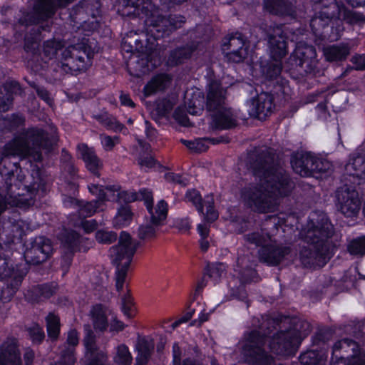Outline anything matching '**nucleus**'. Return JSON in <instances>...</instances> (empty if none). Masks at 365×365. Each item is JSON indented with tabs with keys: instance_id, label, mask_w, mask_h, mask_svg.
Here are the masks:
<instances>
[{
	"instance_id": "nucleus-1",
	"label": "nucleus",
	"mask_w": 365,
	"mask_h": 365,
	"mask_svg": "<svg viewBox=\"0 0 365 365\" xmlns=\"http://www.w3.org/2000/svg\"><path fill=\"white\" fill-rule=\"evenodd\" d=\"M271 158L257 160L253 165L254 175L259 178L257 186L246 187L242 197L251 208L259 212H272L277 210L278 197L288 195L292 183L282 168L272 166Z\"/></svg>"
},
{
	"instance_id": "nucleus-2",
	"label": "nucleus",
	"mask_w": 365,
	"mask_h": 365,
	"mask_svg": "<svg viewBox=\"0 0 365 365\" xmlns=\"http://www.w3.org/2000/svg\"><path fill=\"white\" fill-rule=\"evenodd\" d=\"M121 14L145 18V24L150 27L149 32L156 38L163 37L167 32L180 27L185 21L182 16H170L166 18L159 15L158 11L150 0H135L122 9Z\"/></svg>"
},
{
	"instance_id": "nucleus-3",
	"label": "nucleus",
	"mask_w": 365,
	"mask_h": 365,
	"mask_svg": "<svg viewBox=\"0 0 365 365\" xmlns=\"http://www.w3.org/2000/svg\"><path fill=\"white\" fill-rule=\"evenodd\" d=\"M226 91L217 82L210 84L207 108L212 112V125L217 129H229L236 125V117L225 106Z\"/></svg>"
},
{
	"instance_id": "nucleus-4",
	"label": "nucleus",
	"mask_w": 365,
	"mask_h": 365,
	"mask_svg": "<svg viewBox=\"0 0 365 365\" xmlns=\"http://www.w3.org/2000/svg\"><path fill=\"white\" fill-rule=\"evenodd\" d=\"M135 252V246L131 241L129 234L125 232H121L118 244L110 249L113 262L116 265L115 280L118 292L123 291L126 282L128 269Z\"/></svg>"
},
{
	"instance_id": "nucleus-5",
	"label": "nucleus",
	"mask_w": 365,
	"mask_h": 365,
	"mask_svg": "<svg viewBox=\"0 0 365 365\" xmlns=\"http://www.w3.org/2000/svg\"><path fill=\"white\" fill-rule=\"evenodd\" d=\"M36 192L34 185L27 186L20 182L18 185H9L6 194L0 195V214L6 208L7 205L20 207L31 205Z\"/></svg>"
},
{
	"instance_id": "nucleus-6",
	"label": "nucleus",
	"mask_w": 365,
	"mask_h": 365,
	"mask_svg": "<svg viewBox=\"0 0 365 365\" xmlns=\"http://www.w3.org/2000/svg\"><path fill=\"white\" fill-rule=\"evenodd\" d=\"M268 42L271 56L275 63L267 68L266 75L272 78L280 73L282 65L279 61L287 53V43L281 27L274 28L272 32L269 34Z\"/></svg>"
},
{
	"instance_id": "nucleus-7",
	"label": "nucleus",
	"mask_w": 365,
	"mask_h": 365,
	"mask_svg": "<svg viewBox=\"0 0 365 365\" xmlns=\"http://www.w3.org/2000/svg\"><path fill=\"white\" fill-rule=\"evenodd\" d=\"M265 339L257 331H252L243 347V354L248 363L255 365H269L272 357L267 355L262 349Z\"/></svg>"
},
{
	"instance_id": "nucleus-8",
	"label": "nucleus",
	"mask_w": 365,
	"mask_h": 365,
	"mask_svg": "<svg viewBox=\"0 0 365 365\" xmlns=\"http://www.w3.org/2000/svg\"><path fill=\"white\" fill-rule=\"evenodd\" d=\"M185 200L191 202L207 222H212L218 217V213L214 208V197L207 195L202 200L200 192L196 190H188Z\"/></svg>"
},
{
	"instance_id": "nucleus-9",
	"label": "nucleus",
	"mask_w": 365,
	"mask_h": 365,
	"mask_svg": "<svg viewBox=\"0 0 365 365\" xmlns=\"http://www.w3.org/2000/svg\"><path fill=\"white\" fill-rule=\"evenodd\" d=\"M302 336L295 330L277 334L272 339L269 349L279 355H289L300 344Z\"/></svg>"
},
{
	"instance_id": "nucleus-10",
	"label": "nucleus",
	"mask_w": 365,
	"mask_h": 365,
	"mask_svg": "<svg viewBox=\"0 0 365 365\" xmlns=\"http://www.w3.org/2000/svg\"><path fill=\"white\" fill-rule=\"evenodd\" d=\"M100 14V2L98 0H85L82 6L78 7L76 19L81 26L88 31L96 29L98 26L97 17Z\"/></svg>"
},
{
	"instance_id": "nucleus-11",
	"label": "nucleus",
	"mask_w": 365,
	"mask_h": 365,
	"mask_svg": "<svg viewBox=\"0 0 365 365\" xmlns=\"http://www.w3.org/2000/svg\"><path fill=\"white\" fill-rule=\"evenodd\" d=\"M296 66L301 67L304 72L311 73L317 65V52L314 46L304 42H299L290 56Z\"/></svg>"
},
{
	"instance_id": "nucleus-12",
	"label": "nucleus",
	"mask_w": 365,
	"mask_h": 365,
	"mask_svg": "<svg viewBox=\"0 0 365 365\" xmlns=\"http://www.w3.org/2000/svg\"><path fill=\"white\" fill-rule=\"evenodd\" d=\"M52 252L50 240L43 237H36L24 252L26 261L31 264H39L47 259Z\"/></svg>"
},
{
	"instance_id": "nucleus-13",
	"label": "nucleus",
	"mask_w": 365,
	"mask_h": 365,
	"mask_svg": "<svg viewBox=\"0 0 365 365\" xmlns=\"http://www.w3.org/2000/svg\"><path fill=\"white\" fill-rule=\"evenodd\" d=\"M248 106L251 116L259 120H264L274 108L273 97L267 93H261L250 100Z\"/></svg>"
},
{
	"instance_id": "nucleus-14",
	"label": "nucleus",
	"mask_w": 365,
	"mask_h": 365,
	"mask_svg": "<svg viewBox=\"0 0 365 365\" xmlns=\"http://www.w3.org/2000/svg\"><path fill=\"white\" fill-rule=\"evenodd\" d=\"M337 200L341 212L346 217L354 216L359 211L360 200L355 190L341 188L337 191Z\"/></svg>"
},
{
	"instance_id": "nucleus-15",
	"label": "nucleus",
	"mask_w": 365,
	"mask_h": 365,
	"mask_svg": "<svg viewBox=\"0 0 365 365\" xmlns=\"http://www.w3.org/2000/svg\"><path fill=\"white\" fill-rule=\"evenodd\" d=\"M66 60V66L71 70L83 71L91 64V54L86 50L80 51L76 46H71L63 53Z\"/></svg>"
},
{
	"instance_id": "nucleus-16",
	"label": "nucleus",
	"mask_w": 365,
	"mask_h": 365,
	"mask_svg": "<svg viewBox=\"0 0 365 365\" xmlns=\"http://www.w3.org/2000/svg\"><path fill=\"white\" fill-rule=\"evenodd\" d=\"M225 53V58L227 61L233 63H240L247 56V47L245 45V41L242 36H231L228 41H225L222 48Z\"/></svg>"
},
{
	"instance_id": "nucleus-17",
	"label": "nucleus",
	"mask_w": 365,
	"mask_h": 365,
	"mask_svg": "<svg viewBox=\"0 0 365 365\" xmlns=\"http://www.w3.org/2000/svg\"><path fill=\"white\" fill-rule=\"evenodd\" d=\"M141 195L144 197L145 205L150 214L151 222L160 225L167 217L168 204L163 200H161L155 207H153L152 192L150 191H143Z\"/></svg>"
},
{
	"instance_id": "nucleus-18",
	"label": "nucleus",
	"mask_w": 365,
	"mask_h": 365,
	"mask_svg": "<svg viewBox=\"0 0 365 365\" xmlns=\"http://www.w3.org/2000/svg\"><path fill=\"white\" fill-rule=\"evenodd\" d=\"M333 233V227L327 218L323 215L321 217V224L319 226L314 227L309 225L307 232L306 240L312 244H318L323 242L324 240L331 237Z\"/></svg>"
},
{
	"instance_id": "nucleus-19",
	"label": "nucleus",
	"mask_w": 365,
	"mask_h": 365,
	"mask_svg": "<svg viewBox=\"0 0 365 365\" xmlns=\"http://www.w3.org/2000/svg\"><path fill=\"white\" fill-rule=\"evenodd\" d=\"M20 353L16 339L9 338L0 347V365H21Z\"/></svg>"
},
{
	"instance_id": "nucleus-20",
	"label": "nucleus",
	"mask_w": 365,
	"mask_h": 365,
	"mask_svg": "<svg viewBox=\"0 0 365 365\" xmlns=\"http://www.w3.org/2000/svg\"><path fill=\"white\" fill-rule=\"evenodd\" d=\"M299 257L302 264L307 267H322L327 262L325 254L322 250H317L315 245L302 249Z\"/></svg>"
},
{
	"instance_id": "nucleus-21",
	"label": "nucleus",
	"mask_w": 365,
	"mask_h": 365,
	"mask_svg": "<svg viewBox=\"0 0 365 365\" xmlns=\"http://www.w3.org/2000/svg\"><path fill=\"white\" fill-rule=\"evenodd\" d=\"M26 274L25 267L22 265L17 266L16 269L5 271L1 274V278L6 279L7 287L3 291V294L7 292L9 297H12L20 287L24 277Z\"/></svg>"
},
{
	"instance_id": "nucleus-22",
	"label": "nucleus",
	"mask_w": 365,
	"mask_h": 365,
	"mask_svg": "<svg viewBox=\"0 0 365 365\" xmlns=\"http://www.w3.org/2000/svg\"><path fill=\"white\" fill-rule=\"evenodd\" d=\"M68 2V0H38L34 8L35 14L38 16V18L31 21L38 23L41 20L50 17L56 8L64 6Z\"/></svg>"
},
{
	"instance_id": "nucleus-23",
	"label": "nucleus",
	"mask_w": 365,
	"mask_h": 365,
	"mask_svg": "<svg viewBox=\"0 0 365 365\" xmlns=\"http://www.w3.org/2000/svg\"><path fill=\"white\" fill-rule=\"evenodd\" d=\"M78 155L84 161L86 167L91 173L96 174L101 168L102 163L96 155L93 148H89L85 143H81L77 146Z\"/></svg>"
},
{
	"instance_id": "nucleus-24",
	"label": "nucleus",
	"mask_w": 365,
	"mask_h": 365,
	"mask_svg": "<svg viewBox=\"0 0 365 365\" xmlns=\"http://www.w3.org/2000/svg\"><path fill=\"white\" fill-rule=\"evenodd\" d=\"M86 347V356L91 359L88 365H103L107 356L103 351H97L95 336L91 331H89L83 340Z\"/></svg>"
},
{
	"instance_id": "nucleus-25",
	"label": "nucleus",
	"mask_w": 365,
	"mask_h": 365,
	"mask_svg": "<svg viewBox=\"0 0 365 365\" xmlns=\"http://www.w3.org/2000/svg\"><path fill=\"white\" fill-rule=\"evenodd\" d=\"M83 242H86L84 239L73 231L66 232L61 238L62 247L66 254H72L76 251H86L89 246H84Z\"/></svg>"
},
{
	"instance_id": "nucleus-26",
	"label": "nucleus",
	"mask_w": 365,
	"mask_h": 365,
	"mask_svg": "<svg viewBox=\"0 0 365 365\" xmlns=\"http://www.w3.org/2000/svg\"><path fill=\"white\" fill-rule=\"evenodd\" d=\"M289 250L286 247H263L259 252L260 260L276 265L280 262L284 256L288 255Z\"/></svg>"
},
{
	"instance_id": "nucleus-27",
	"label": "nucleus",
	"mask_w": 365,
	"mask_h": 365,
	"mask_svg": "<svg viewBox=\"0 0 365 365\" xmlns=\"http://www.w3.org/2000/svg\"><path fill=\"white\" fill-rule=\"evenodd\" d=\"M323 53L327 61H341L350 53V47L347 43L329 45L324 48Z\"/></svg>"
},
{
	"instance_id": "nucleus-28",
	"label": "nucleus",
	"mask_w": 365,
	"mask_h": 365,
	"mask_svg": "<svg viewBox=\"0 0 365 365\" xmlns=\"http://www.w3.org/2000/svg\"><path fill=\"white\" fill-rule=\"evenodd\" d=\"M109 310L100 304L94 306L91 310V318L94 329L99 331H105L108 326V315Z\"/></svg>"
},
{
	"instance_id": "nucleus-29",
	"label": "nucleus",
	"mask_w": 365,
	"mask_h": 365,
	"mask_svg": "<svg viewBox=\"0 0 365 365\" xmlns=\"http://www.w3.org/2000/svg\"><path fill=\"white\" fill-rule=\"evenodd\" d=\"M264 8L269 13L277 15H291L292 9L285 0H264Z\"/></svg>"
},
{
	"instance_id": "nucleus-30",
	"label": "nucleus",
	"mask_w": 365,
	"mask_h": 365,
	"mask_svg": "<svg viewBox=\"0 0 365 365\" xmlns=\"http://www.w3.org/2000/svg\"><path fill=\"white\" fill-rule=\"evenodd\" d=\"M170 83V78L167 75H158L155 76L144 87V94L149 96L158 91L164 89Z\"/></svg>"
},
{
	"instance_id": "nucleus-31",
	"label": "nucleus",
	"mask_w": 365,
	"mask_h": 365,
	"mask_svg": "<svg viewBox=\"0 0 365 365\" xmlns=\"http://www.w3.org/2000/svg\"><path fill=\"white\" fill-rule=\"evenodd\" d=\"M346 171L349 175L365 178V160L360 156L353 158L346 165Z\"/></svg>"
},
{
	"instance_id": "nucleus-32",
	"label": "nucleus",
	"mask_w": 365,
	"mask_h": 365,
	"mask_svg": "<svg viewBox=\"0 0 365 365\" xmlns=\"http://www.w3.org/2000/svg\"><path fill=\"white\" fill-rule=\"evenodd\" d=\"M132 220V212L128 206H123L118 210L117 214L113 219V226L122 227L130 224Z\"/></svg>"
},
{
	"instance_id": "nucleus-33",
	"label": "nucleus",
	"mask_w": 365,
	"mask_h": 365,
	"mask_svg": "<svg viewBox=\"0 0 365 365\" xmlns=\"http://www.w3.org/2000/svg\"><path fill=\"white\" fill-rule=\"evenodd\" d=\"M113 359L117 365H130L133 358L128 346L125 344H120L116 348V353Z\"/></svg>"
},
{
	"instance_id": "nucleus-34",
	"label": "nucleus",
	"mask_w": 365,
	"mask_h": 365,
	"mask_svg": "<svg viewBox=\"0 0 365 365\" xmlns=\"http://www.w3.org/2000/svg\"><path fill=\"white\" fill-rule=\"evenodd\" d=\"M48 335L52 339H56L60 332V320L55 314L50 313L46 319Z\"/></svg>"
},
{
	"instance_id": "nucleus-35",
	"label": "nucleus",
	"mask_w": 365,
	"mask_h": 365,
	"mask_svg": "<svg viewBox=\"0 0 365 365\" xmlns=\"http://www.w3.org/2000/svg\"><path fill=\"white\" fill-rule=\"evenodd\" d=\"M302 156L305 163V169L307 173V176L315 173V171H320L323 170V168L319 165V164H322L320 158L311 153H304L302 154Z\"/></svg>"
},
{
	"instance_id": "nucleus-36",
	"label": "nucleus",
	"mask_w": 365,
	"mask_h": 365,
	"mask_svg": "<svg viewBox=\"0 0 365 365\" xmlns=\"http://www.w3.org/2000/svg\"><path fill=\"white\" fill-rule=\"evenodd\" d=\"M207 141H212L215 143L213 139H195L194 140H181V142L190 150L194 152H204L208 148Z\"/></svg>"
},
{
	"instance_id": "nucleus-37",
	"label": "nucleus",
	"mask_w": 365,
	"mask_h": 365,
	"mask_svg": "<svg viewBox=\"0 0 365 365\" xmlns=\"http://www.w3.org/2000/svg\"><path fill=\"white\" fill-rule=\"evenodd\" d=\"M143 191H149L146 189H143L139 191L138 193H136L133 191H125V190H119L118 192V200L120 203L125 202L129 203L134 202L135 200H143L144 197L141 195V192Z\"/></svg>"
},
{
	"instance_id": "nucleus-38",
	"label": "nucleus",
	"mask_w": 365,
	"mask_h": 365,
	"mask_svg": "<svg viewBox=\"0 0 365 365\" xmlns=\"http://www.w3.org/2000/svg\"><path fill=\"white\" fill-rule=\"evenodd\" d=\"M62 47L63 44L60 41L55 39L46 41L43 43V53L49 59H51Z\"/></svg>"
},
{
	"instance_id": "nucleus-39",
	"label": "nucleus",
	"mask_w": 365,
	"mask_h": 365,
	"mask_svg": "<svg viewBox=\"0 0 365 365\" xmlns=\"http://www.w3.org/2000/svg\"><path fill=\"white\" fill-rule=\"evenodd\" d=\"M207 271L209 277L216 282L225 274L226 266L223 263L212 264L207 266Z\"/></svg>"
},
{
	"instance_id": "nucleus-40",
	"label": "nucleus",
	"mask_w": 365,
	"mask_h": 365,
	"mask_svg": "<svg viewBox=\"0 0 365 365\" xmlns=\"http://www.w3.org/2000/svg\"><path fill=\"white\" fill-rule=\"evenodd\" d=\"M160 225L147 222L139 227L138 235L141 239H150L155 237L156 231Z\"/></svg>"
},
{
	"instance_id": "nucleus-41",
	"label": "nucleus",
	"mask_w": 365,
	"mask_h": 365,
	"mask_svg": "<svg viewBox=\"0 0 365 365\" xmlns=\"http://www.w3.org/2000/svg\"><path fill=\"white\" fill-rule=\"evenodd\" d=\"M191 50L182 48L173 51L168 59V62L170 65H177L180 63L184 58H187L190 56Z\"/></svg>"
},
{
	"instance_id": "nucleus-42",
	"label": "nucleus",
	"mask_w": 365,
	"mask_h": 365,
	"mask_svg": "<svg viewBox=\"0 0 365 365\" xmlns=\"http://www.w3.org/2000/svg\"><path fill=\"white\" fill-rule=\"evenodd\" d=\"M351 255H363L365 254V237H359L351 241L348 247Z\"/></svg>"
},
{
	"instance_id": "nucleus-43",
	"label": "nucleus",
	"mask_w": 365,
	"mask_h": 365,
	"mask_svg": "<svg viewBox=\"0 0 365 365\" xmlns=\"http://www.w3.org/2000/svg\"><path fill=\"white\" fill-rule=\"evenodd\" d=\"M101 202L99 201H92L81 205L79 209V215L87 217L93 215L100 208Z\"/></svg>"
},
{
	"instance_id": "nucleus-44",
	"label": "nucleus",
	"mask_w": 365,
	"mask_h": 365,
	"mask_svg": "<svg viewBox=\"0 0 365 365\" xmlns=\"http://www.w3.org/2000/svg\"><path fill=\"white\" fill-rule=\"evenodd\" d=\"M187 110L190 114L194 115H200L202 112L203 98L200 96V93L197 95V98L187 103Z\"/></svg>"
},
{
	"instance_id": "nucleus-45",
	"label": "nucleus",
	"mask_w": 365,
	"mask_h": 365,
	"mask_svg": "<svg viewBox=\"0 0 365 365\" xmlns=\"http://www.w3.org/2000/svg\"><path fill=\"white\" fill-rule=\"evenodd\" d=\"M96 239L99 243L110 244L116 240L117 235L112 231L101 230L96 232Z\"/></svg>"
},
{
	"instance_id": "nucleus-46",
	"label": "nucleus",
	"mask_w": 365,
	"mask_h": 365,
	"mask_svg": "<svg viewBox=\"0 0 365 365\" xmlns=\"http://www.w3.org/2000/svg\"><path fill=\"white\" fill-rule=\"evenodd\" d=\"M291 164L294 171L301 176H307L302 155L292 156Z\"/></svg>"
},
{
	"instance_id": "nucleus-47",
	"label": "nucleus",
	"mask_w": 365,
	"mask_h": 365,
	"mask_svg": "<svg viewBox=\"0 0 365 365\" xmlns=\"http://www.w3.org/2000/svg\"><path fill=\"white\" fill-rule=\"evenodd\" d=\"M120 188L118 186H110L104 188L103 192H102V199L101 201H114L118 200V192H119Z\"/></svg>"
},
{
	"instance_id": "nucleus-48",
	"label": "nucleus",
	"mask_w": 365,
	"mask_h": 365,
	"mask_svg": "<svg viewBox=\"0 0 365 365\" xmlns=\"http://www.w3.org/2000/svg\"><path fill=\"white\" fill-rule=\"evenodd\" d=\"M101 145L106 151L111 150L114 146L119 143V138L118 136L110 137L106 135L100 136Z\"/></svg>"
},
{
	"instance_id": "nucleus-49",
	"label": "nucleus",
	"mask_w": 365,
	"mask_h": 365,
	"mask_svg": "<svg viewBox=\"0 0 365 365\" xmlns=\"http://www.w3.org/2000/svg\"><path fill=\"white\" fill-rule=\"evenodd\" d=\"M175 98L174 97L172 98L163 99L158 102V109L162 115H165L172 110L173 107L175 104Z\"/></svg>"
},
{
	"instance_id": "nucleus-50",
	"label": "nucleus",
	"mask_w": 365,
	"mask_h": 365,
	"mask_svg": "<svg viewBox=\"0 0 365 365\" xmlns=\"http://www.w3.org/2000/svg\"><path fill=\"white\" fill-rule=\"evenodd\" d=\"M31 339L35 343H40L44 338V332L38 325H34L29 329Z\"/></svg>"
},
{
	"instance_id": "nucleus-51",
	"label": "nucleus",
	"mask_w": 365,
	"mask_h": 365,
	"mask_svg": "<svg viewBox=\"0 0 365 365\" xmlns=\"http://www.w3.org/2000/svg\"><path fill=\"white\" fill-rule=\"evenodd\" d=\"M173 117L175 119V120L177 122H178L180 124H181L182 125L189 126L190 124L186 113L184 112V110L182 108H177L175 110Z\"/></svg>"
},
{
	"instance_id": "nucleus-52",
	"label": "nucleus",
	"mask_w": 365,
	"mask_h": 365,
	"mask_svg": "<svg viewBox=\"0 0 365 365\" xmlns=\"http://www.w3.org/2000/svg\"><path fill=\"white\" fill-rule=\"evenodd\" d=\"M174 226L180 232H186L190 228V221L187 217L178 218L174 222Z\"/></svg>"
},
{
	"instance_id": "nucleus-53",
	"label": "nucleus",
	"mask_w": 365,
	"mask_h": 365,
	"mask_svg": "<svg viewBox=\"0 0 365 365\" xmlns=\"http://www.w3.org/2000/svg\"><path fill=\"white\" fill-rule=\"evenodd\" d=\"M138 164L142 168L149 169L155 166V160L151 155L140 157L138 160Z\"/></svg>"
},
{
	"instance_id": "nucleus-54",
	"label": "nucleus",
	"mask_w": 365,
	"mask_h": 365,
	"mask_svg": "<svg viewBox=\"0 0 365 365\" xmlns=\"http://www.w3.org/2000/svg\"><path fill=\"white\" fill-rule=\"evenodd\" d=\"M165 178L168 181L173 182L185 186L187 185V180L181 175L174 173H168L165 175Z\"/></svg>"
},
{
	"instance_id": "nucleus-55",
	"label": "nucleus",
	"mask_w": 365,
	"mask_h": 365,
	"mask_svg": "<svg viewBox=\"0 0 365 365\" xmlns=\"http://www.w3.org/2000/svg\"><path fill=\"white\" fill-rule=\"evenodd\" d=\"M165 178L168 181L173 182L185 186L187 185V180L181 175L174 173H168L165 175Z\"/></svg>"
},
{
	"instance_id": "nucleus-56",
	"label": "nucleus",
	"mask_w": 365,
	"mask_h": 365,
	"mask_svg": "<svg viewBox=\"0 0 365 365\" xmlns=\"http://www.w3.org/2000/svg\"><path fill=\"white\" fill-rule=\"evenodd\" d=\"M126 306L133 307L132 299L128 294H125L122 297V311L125 316L130 318L131 314L126 311Z\"/></svg>"
},
{
	"instance_id": "nucleus-57",
	"label": "nucleus",
	"mask_w": 365,
	"mask_h": 365,
	"mask_svg": "<svg viewBox=\"0 0 365 365\" xmlns=\"http://www.w3.org/2000/svg\"><path fill=\"white\" fill-rule=\"evenodd\" d=\"M194 312H195L194 309H190L182 317H181L180 319H178L177 321H175L172 324L173 328L175 329L180 324L185 323V322H187V321H189L192 318Z\"/></svg>"
},
{
	"instance_id": "nucleus-58",
	"label": "nucleus",
	"mask_w": 365,
	"mask_h": 365,
	"mask_svg": "<svg viewBox=\"0 0 365 365\" xmlns=\"http://www.w3.org/2000/svg\"><path fill=\"white\" fill-rule=\"evenodd\" d=\"M81 226L86 233H90L97 228L98 224L94 220H85L81 222Z\"/></svg>"
},
{
	"instance_id": "nucleus-59",
	"label": "nucleus",
	"mask_w": 365,
	"mask_h": 365,
	"mask_svg": "<svg viewBox=\"0 0 365 365\" xmlns=\"http://www.w3.org/2000/svg\"><path fill=\"white\" fill-rule=\"evenodd\" d=\"M351 62L355 65L357 70L365 69V56L361 55L354 56L351 58Z\"/></svg>"
},
{
	"instance_id": "nucleus-60",
	"label": "nucleus",
	"mask_w": 365,
	"mask_h": 365,
	"mask_svg": "<svg viewBox=\"0 0 365 365\" xmlns=\"http://www.w3.org/2000/svg\"><path fill=\"white\" fill-rule=\"evenodd\" d=\"M78 334L74 329H71L68 332L67 343L71 346H76L78 344Z\"/></svg>"
},
{
	"instance_id": "nucleus-61",
	"label": "nucleus",
	"mask_w": 365,
	"mask_h": 365,
	"mask_svg": "<svg viewBox=\"0 0 365 365\" xmlns=\"http://www.w3.org/2000/svg\"><path fill=\"white\" fill-rule=\"evenodd\" d=\"M88 189L91 193L98 197V200L96 201H99V202L102 203V192H103L104 188H103L102 186H98V185H91L88 186Z\"/></svg>"
},
{
	"instance_id": "nucleus-62",
	"label": "nucleus",
	"mask_w": 365,
	"mask_h": 365,
	"mask_svg": "<svg viewBox=\"0 0 365 365\" xmlns=\"http://www.w3.org/2000/svg\"><path fill=\"white\" fill-rule=\"evenodd\" d=\"M74 362L75 357L72 351H69L68 353L62 356V359L61 361V365H73Z\"/></svg>"
},
{
	"instance_id": "nucleus-63",
	"label": "nucleus",
	"mask_w": 365,
	"mask_h": 365,
	"mask_svg": "<svg viewBox=\"0 0 365 365\" xmlns=\"http://www.w3.org/2000/svg\"><path fill=\"white\" fill-rule=\"evenodd\" d=\"M248 240L256 245H263L265 242L264 237L258 233H253L248 236Z\"/></svg>"
},
{
	"instance_id": "nucleus-64",
	"label": "nucleus",
	"mask_w": 365,
	"mask_h": 365,
	"mask_svg": "<svg viewBox=\"0 0 365 365\" xmlns=\"http://www.w3.org/2000/svg\"><path fill=\"white\" fill-rule=\"evenodd\" d=\"M346 365H365V354L353 356Z\"/></svg>"
}]
</instances>
